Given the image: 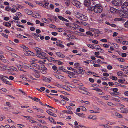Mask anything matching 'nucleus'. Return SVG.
<instances>
[{"instance_id":"f257e3e1","label":"nucleus","mask_w":128,"mask_h":128,"mask_svg":"<svg viewBox=\"0 0 128 128\" xmlns=\"http://www.w3.org/2000/svg\"><path fill=\"white\" fill-rule=\"evenodd\" d=\"M95 8L94 12L97 13L101 12L103 10V8L100 4H96L95 6Z\"/></svg>"},{"instance_id":"f03ea898","label":"nucleus","mask_w":128,"mask_h":128,"mask_svg":"<svg viewBox=\"0 0 128 128\" xmlns=\"http://www.w3.org/2000/svg\"><path fill=\"white\" fill-rule=\"evenodd\" d=\"M112 2L115 6H120L122 4V0H114L112 1Z\"/></svg>"},{"instance_id":"7ed1b4c3","label":"nucleus","mask_w":128,"mask_h":128,"mask_svg":"<svg viewBox=\"0 0 128 128\" xmlns=\"http://www.w3.org/2000/svg\"><path fill=\"white\" fill-rule=\"evenodd\" d=\"M36 51L37 55H40L42 56H45L46 54L45 53L42 52L41 49L39 48H36L35 49Z\"/></svg>"},{"instance_id":"20e7f679","label":"nucleus","mask_w":128,"mask_h":128,"mask_svg":"<svg viewBox=\"0 0 128 128\" xmlns=\"http://www.w3.org/2000/svg\"><path fill=\"white\" fill-rule=\"evenodd\" d=\"M79 91L80 92L84 94H88L89 93L87 91L86 89L84 87H80Z\"/></svg>"},{"instance_id":"39448f33","label":"nucleus","mask_w":128,"mask_h":128,"mask_svg":"<svg viewBox=\"0 0 128 128\" xmlns=\"http://www.w3.org/2000/svg\"><path fill=\"white\" fill-rule=\"evenodd\" d=\"M122 8L124 11L128 12V2H125L124 3L122 6Z\"/></svg>"},{"instance_id":"423d86ee","label":"nucleus","mask_w":128,"mask_h":128,"mask_svg":"<svg viewBox=\"0 0 128 128\" xmlns=\"http://www.w3.org/2000/svg\"><path fill=\"white\" fill-rule=\"evenodd\" d=\"M119 15L122 18H126L128 17V14L122 11L119 12Z\"/></svg>"},{"instance_id":"0eeeda50","label":"nucleus","mask_w":128,"mask_h":128,"mask_svg":"<svg viewBox=\"0 0 128 128\" xmlns=\"http://www.w3.org/2000/svg\"><path fill=\"white\" fill-rule=\"evenodd\" d=\"M66 73L69 74V77L71 78H75V75L76 74L75 72H73L68 71H67Z\"/></svg>"},{"instance_id":"6e6552de","label":"nucleus","mask_w":128,"mask_h":128,"mask_svg":"<svg viewBox=\"0 0 128 128\" xmlns=\"http://www.w3.org/2000/svg\"><path fill=\"white\" fill-rule=\"evenodd\" d=\"M45 59H46V61L48 60L50 62L53 61L55 63L58 61V60H54V58L51 57L50 56L46 57L45 58Z\"/></svg>"},{"instance_id":"1a4fd4ad","label":"nucleus","mask_w":128,"mask_h":128,"mask_svg":"<svg viewBox=\"0 0 128 128\" xmlns=\"http://www.w3.org/2000/svg\"><path fill=\"white\" fill-rule=\"evenodd\" d=\"M34 54L31 52V51H29L28 50L26 51V52L24 53L25 55L26 56H34Z\"/></svg>"},{"instance_id":"9d476101","label":"nucleus","mask_w":128,"mask_h":128,"mask_svg":"<svg viewBox=\"0 0 128 128\" xmlns=\"http://www.w3.org/2000/svg\"><path fill=\"white\" fill-rule=\"evenodd\" d=\"M51 78L50 77H48V78L44 77L43 78V80L44 81L46 82H51Z\"/></svg>"},{"instance_id":"9b49d317","label":"nucleus","mask_w":128,"mask_h":128,"mask_svg":"<svg viewBox=\"0 0 128 128\" xmlns=\"http://www.w3.org/2000/svg\"><path fill=\"white\" fill-rule=\"evenodd\" d=\"M40 58L43 59L42 60H39L38 61V63L40 64H42L44 63V62H46V60L45 59V56H38Z\"/></svg>"},{"instance_id":"f8f14e48","label":"nucleus","mask_w":128,"mask_h":128,"mask_svg":"<svg viewBox=\"0 0 128 128\" xmlns=\"http://www.w3.org/2000/svg\"><path fill=\"white\" fill-rule=\"evenodd\" d=\"M72 4L76 6L77 8L79 7L80 3L78 1H73L72 2Z\"/></svg>"},{"instance_id":"ddd939ff","label":"nucleus","mask_w":128,"mask_h":128,"mask_svg":"<svg viewBox=\"0 0 128 128\" xmlns=\"http://www.w3.org/2000/svg\"><path fill=\"white\" fill-rule=\"evenodd\" d=\"M58 71H62L64 72H66L67 71L64 68V66H61L60 67H59L57 69Z\"/></svg>"},{"instance_id":"4468645a","label":"nucleus","mask_w":128,"mask_h":128,"mask_svg":"<svg viewBox=\"0 0 128 128\" xmlns=\"http://www.w3.org/2000/svg\"><path fill=\"white\" fill-rule=\"evenodd\" d=\"M120 110L122 113H128V110L126 108L121 107L120 108Z\"/></svg>"},{"instance_id":"2eb2a0df","label":"nucleus","mask_w":128,"mask_h":128,"mask_svg":"<svg viewBox=\"0 0 128 128\" xmlns=\"http://www.w3.org/2000/svg\"><path fill=\"white\" fill-rule=\"evenodd\" d=\"M34 71L36 73L34 74V76L37 78L40 77V75L39 74V72L37 70H34Z\"/></svg>"},{"instance_id":"dca6fc26","label":"nucleus","mask_w":128,"mask_h":128,"mask_svg":"<svg viewBox=\"0 0 128 128\" xmlns=\"http://www.w3.org/2000/svg\"><path fill=\"white\" fill-rule=\"evenodd\" d=\"M90 0H85L84 2V5L87 6H88L90 4Z\"/></svg>"},{"instance_id":"f3484780","label":"nucleus","mask_w":128,"mask_h":128,"mask_svg":"<svg viewBox=\"0 0 128 128\" xmlns=\"http://www.w3.org/2000/svg\"><path fill=\"white\" fill-rule=\"evenodd\" d=\"M81 15L82 16L80 19V20L83 21H86L88 20V18L87 16L82 14Z\"/></svg>"},{"instance_id":"a211bd4d","label":"nucleus","mask_w":128,"mask_h":128,"mask_svg":"<svg viewBox=\"0 0 128 128\" xmlns=\"http://www.w3.org/2000/svg\"><path fill=\"white\" fill-rule=\"evenodd\" d=\"M79 68L80 69H79V71L78 72L80 74L82 75H83L84 73H85L86 72V71L84 70H83L82 68Z\"/></svg>"},{"instance_id":"6ab92c4d","label":"nucleus","mask_w":128,"mask_h":128,"mask_svg":"<svg viewBox=\"0 0 128 128\" xmlns=\"http://www.w3.org/2000/svg\"><path fill=\"white\" fill-rule=\"evenodd\" d=\"M46 112L47 113H48V114H49L50 115L54 117H56L57 116L56 114L52 112L50 110H47L46 111Z\"/></svg>"},{"instance_id":"aec40b11","label":"nucleus","mask_w":128,"mask_h":128,"mask_svg":"<svg viewBox=\"0 0 128 128\" xmlns=\"http://www.w3.org/2000/svg\"><path fill=\"white\" fill-rule=\"evenodd\" d=\"M123 40V38L122 37H120L118 38V39H116V41L118 43L121 44Z\"/></svg>"},{"instance_id":"412c9836","label":"nucleus","mask_w":128,"mask_h":128,"mask_svg":"<svg viewBox=\"0 0 128 128\" xmlns=\"http://www.w3.org/2000/svg\"><path fill=\"white\" fill-rule=\"evenodd\" d=\"M3 24L4 26L8 27H10L11 26V24L8 22H4L3 23Z\"/></svg>"},{"instance_id":"4be33fe9","label":"nucleus","mask_w":128,"mask_h":128,"mask_svg":"<svg viewBox=\"0 0 128 128\" xmlns=\"http://www.w3.org/2000/svg\"><path fill=\"white\" fill-rule=\"evenodd\" d=\"M7 68L6 69L10 70L11 71H16V70H17L16 68L13 66L12 67L10 68Z\"/></svg>"},{"instance_id":"5701e85b","label":"nucleus","mask_w":128,"mask_h":128,"mask_svg":"<svg viewBox=\"0 0 128 128\" xmlns=\"http://www.w3.org/2000/svg\"><path fill=\"white\" fill-rule=\"evenodd\" d=\"M54 76L60 80H61L62 79V78H63V76H61L60 75H58L55 74H54Z\"/></svg>"},{"instance_id":"b1692460","label":"nucleus","mask_w":128,"mask_h":128,"mask_svg":"<svg viewBox=\"0 0 128 128\" xmlns=\"http://www.w3.org/2000/svg\"><path fill=\"white\" fill-rule=\"evenodd\" d=\"M110 96L108 95H106V96H102L101 97V98L106 100H108Z\"/></svg>"},{"instance_id":"393cba45","label":"nucleus","mask_w":128,"mask_h":128,"mask_svg":"<svg viewBox=\"0 0 128 128\" xmlns=\"http://www.w3.org/2000/svg\"><path fill=\"white\" fill-rule=\"evenodd\" d=\"M33 17L36 18H41V16L38 14L36 13L35 14L33 15Z\"/></svg>"},{"instance_id":"a878e982","label":"nucleus","mask_w":128,"mask_h":128,"mask_svg":"<svg viewBox=\"0 0 128 128\" xmlns=\"http://www.w3.org/2000/svg\"><path fill=\"white\" fill-rule=\"evenodd\" d=\"M48 119L52 123L54 124H56V122L54 120L52 117H49Z\"/></svg>"},{"instance_id":"bb28decb","label":"nucleus","mask_w":128,"mask_h":128,"mask_svg":"<svg viewBox=\"0 0 128 128\" xmlns=\"http://www.w3.org/2000/svg\"><path fill=\"white\" fill-rule=\"evenodd\" d=\"M95 6H90L88 8V10L90 11H94Z\"/></svg>"},{"instance_id":"cd10ccee","label":"nucleus","mask_w":128,"mask_h":128,"mask_svg":"<svg viewBox=\"0 0 128 128\" xmlns=\"http://www.w3.org/2000/svg\"><path fill=\"white\" fill-rule=\"evenodd\" d=\"M62 88L68 91L70 90V88L69 87L66 86L62 85Z\"/></svg>"},{"instance_id":"c85d7f7f","label":"nucleus","mask_w":128,"mask_h":128,"mask_svg":"<svg viewBox=\"0 0 128 128\" xmlns=\"http://www.w3.org/2000/svg\"><path fill=\"white\" fill-rule=\"evenodd\" d=\"M115 115L117 116L119 118H123V116L121 114L117 112H116L115 113Z\"/></svg>"},{"instance_id":"c756f323","label":"nucleus","mask_w":128,"mask_h":128,"mask_svg":"<svg viewBox=\"0 0 128 128\" xmlns=\"http://www.w3.org/2000/svg\"><path fill=\"white\" fill-rule=\"evenodd\" d=\"M110 10L111 12L113 13H114L116 12V9L112 7L110 8Z\"/></svg>"},{"instance_id":"7c9ffc66","label":"nucleus","mask_w":128,"mask_h":128,"mask_svg":"<svg viewBox=\"0 0 128 128\" xmlns=\"http://www.w3.org/2000/svg\"><path fill=\"white\" fill-rule=\"evenodd\" d=\"M74 68H80V64L78 63H76L74 64Z\"/></svg>"},{"instance_id":"2f4dec72","label":"nucleus","mask_w":128,"mask_h":128,"mask_svg":"<svg viewBox=\"0 0 128 128\" xmlns=\"http://www.w3.org/2000/svg\"><path fill=\"white\" fill-rule=\"evenodd\" d=\"M82 15V14L79 13H78L76 14V17L78 18L80 20L82 16L81 15Z\"/></svg>"},{"instance_id":"473e14b6","label":"nucleus","mask_w":128,"mask_h":128,"mask_svg":"<svg viewBox=\"0 0 128 128\" xmlns=\"http://www.w3.org/2000/svg\"><path fill=\"white\" fill-rule=\"evenodd\" d=\"M65 112L69 114H73V112L70 110H66L65 111Z\"/></svg>"},{"instance_id":"72a5a7b5","label":"nucleus","mask_w":128,"mask_h":128,"mask_svg":"<svg viewBox=\"0 0 128 128\" xmlns=\"http://www.w3.org/2000/svg\"><path fill=\"white\" fill-rule=\"evenodd\" d=\"M32 100H34V101L37 102H40V100L39 98H32Z\"/></svg>"},{"instance_id":"f704fd0d","label":"nucleus","mask_w":128,"mask_h":128,"mask_svg":"<svg viewBox=\"0 0 128 128\" xmlns=\"http://www.w3.org/2000/svg\"><path fill=\"white\" fill-rule=\"evenodd\" d=\"M42 20L43 22L46 23L48 24L49 23V22L48 20L45 18H43L42 19Z\"/></svg>"},{"instance_id":"c9c22d12","label":"nucleus","mask_w":128,"mask_h":128,"mask_svg":"<svg viewBox=\"0 0 128 128\" xmlns=\"http://www.w3.org/2000/svg\"><path fill=\"white\" fill-rule=\"evenodd\" d=\"M67 68L69 70H72L74 72H76V70H74L71 67H68Z\"/></svg>"},{"instance_id":"e433bc0d","label":"nucleus","mask_w":128,"mask_h":128,"mask_svg":"<svg viewBox=\"0 0 128 128\" xmlns=\"http://www.w3.org/2000/svg\"><path fill=\"white\" fill-rule=\"evenodd\" d=\"M17 66L18 70L20 71H23L22 69V66H21L20 64H18Z\"/></svg>"},{"instance_id":"4c0bfd02","label":"nucleus","mask_w":128,"mask_h":128,"mask_svg":"<svg viewBox=\"0 0 128 128\" xmlns=\"http://www.w3.org/2000/svg\"><path fill=\"white\" fill-rule=\"evenodd\" d=\"M4 58H4V56H0V60H1L2 62H7V60H6L3 59Z\"/></svg>"},{"instance_id":"58836bf2","label":"nucleus","mask_w":128,"mask_h":128,"mask_svg":"<svg viewBox=\"0 0 128 128\" xmlns=\"http://www.w3.org/2000/svg\"><path fill=\"white\" fill-rule=\"evenodd\" d=\"M37 110H38V112L41 113H43L44 112V110L42 109L38 108L37 109Z\"/></svg>"},{"instance_id":"ea45409f","label":"nucleus","mask_w":128,"mask_h":128,"mask_svg":"<svg viewBox=\"0 0 128 128\" xmlns=\"http://www.w3.org/2000/svg\"><path fill=\"white\" fill-rule=\"evenodd\" d=\"M86 34H87L90 36H94L92 33L90 31L87 32Z\"/></svg>"},{"instance_id":"a19ab883","label":"nucleus","mask_w":128,"mask_h":128,"mask_svg":"<svg viewBox=\"0 0 128 128\" xmlns=\"http://www.w3.org/2000/svg\"><path fill=\"white\" fill-rule=\"evenodd\" d=\"M118 60L120 62H124L125 60L123 58H117Z\"/></svg>"},{"instance_id":"79ce46f5","label":"nucleus","mask_w":128,"mask_h":128,"mask_svg":"<svg viewBox=\"0 0 128 128\" xmlns=\"http://www.w3.org/2000/svg\"><path fill=\"white\" fill-rule=\"evenodd\" d=\"M110 78L113 80L115 81L117 80L118 79V78L115 76H113L112 78Z\"/></svg>"},{"instance_id":"37998d69","label":"nucleus","mask_w":128,"mask_h":128,"mask_svg":"<svg viewBox=\"0 0 128 128\" xmlns=\"http://www.w3.org/2000/svg\"><path fill=\"white\" fill-rule=\"evenodd\" d=\"M123 19L122 18H116L114 20L115 21H118L122 20Z\"/></svg>"},{"instance_id":"c03bdc74","label":"nucleus","mask_w":128,"mask_h":128,"mask_svg":"<svg viewBox=\"0 0 128 128\" xmlns=\"http://www.w3.org/2000/svg\"><path fill=\"white\" fill-rule=\"evenodd\" d=\"M117 74L119 76H122L123 75L122 72L121 71H120L117 73Z\"/></svg>"},{"instance_id":"a18cd8bd","label":"nucleus","mask_w":128,"mask_h":128,"mask_svg":"<svg viewBox=\"0 0 128 128\" xmlns=\"http://www.w3.org/2000/svg\"><path fill=\"white\" fill-rule=\"evenodd\" d=\"M95 34H99L100 33V32L98 30H94Z\"/></svg>"},{"instance_id":"49530a36","label":"nucleus","mask_w":128,"mask_h":128,"mask_svg":"<svg viewBox=\"0 0 128 128\" xmlns=\"http://www.w3.org/2000/svg\"><path fill=\"white\" fill-rule=\"evenodd\" d=\"M107 104L109 106H115L114 104H113L112 102H108L107 103Z\"/></svg>"},{"instance_id":"de8ad7c7","label":"nucleus","mask_w":128,"mask_h":128,"mask_svg":"<svg viewBox=\"0 0 128 128\" xmlns=\"http://www.w3.org/2000/svg\"><path fill=\"white\" fill-rule=\"evenodd\" d=\"M68 36L72 39H74L75 38V37L74 36L71 34L68 35Z\"/></svg>"},{"instance_id":"09e8293b","label":"nucleus","mask_w":128,"mask_h":128,"mask_svg":"<svg viewBox=\"0 0 128 128\" xmlns=\"http://www.w3.org/2000/svg\"><path fill=\"white\" fill-rule=\"evenodd\" d=\"M63 78H62L63 79H61L62 81L64 82H66L67 81L66 79V78L64 76H63Z\"/></svg>"},{"instance_id":"8fccbe9b","label":"nucleus","mask_w":128,"mask_h":128,"mask_svg":"<svg viewBox=\"0 0 128 128\" xmlns=\"http://www.w3.org/2000/svg\"><path fill=\"white\" fill-rule=\"evenodd\" d=\"M49 4V3H44V4H43V5H44V7H45L46 8H48V5Z\"/></svg>"},{"instance_id":"3c124183","label":"nucleus","mask_w":128,"mask_h":128,"mask_svg":"<svg viewBox=\"0 0 128 128\" xmlns=\"http://www.w3.org/2000/svg\"><path fill=\"white\" fill-rule=\"evenodd\" d=\"M21 47L23 49H26L28 50L29 49L28 48L24 46H21Z\"/></svg>"},{"instance_id":"603ef678","label":"nucleus","mask_w":128,"mask_h":128,"mask_svg":"<svg viewBox=\"0 0 128 128\" xmlns=\"http://www.w3.org/2000/svg\"><path fill=\"white\" fill-rule=\"evenodd\" d=\"M124 81L125 80L123 79H120L118 80V82L121 84H123L124 82Z\"/></svg>"},{"instance_id":"864d4df0","label":"nucleus","mask_w":128,"mask_h":128,"mask_svg":"<svg viewBox=\"0 0 128 128\" xmlns=\"http://www.w3.org/2000/svg\"><path fill=\"white\" fill-rule=\"evenodd\" d=\"M4 83L10 85L12 86V84H11L8 81L6 80Z\"/></svg>"},{"instance_id":"5fc2aeb1","label":"nucleus","mask_w":128,"mask_h":128,"mask_svg":"<svg viewBox=\"0 0 128 128\" xmlns=\"http://www.w3.org/2000/svg\"><path fill=\"white\" fill-rule=\"evenodd\" d=\"M108 84L110 86H112L114 85V83L112 82H108Z\"/></svg>"},{"instance_id":"6e6d98bb","label":"nucleus","mask_w":128,"mask_h":128,"mask_svg":"<svg viewBox=\"0 0 128 128\" xmlns=\"http://www.w3.org/2000/svg\"><path fill=\"white\" fill-rule=\"evenodd\" d=\"M0 79L3 82H5V81L6 80L5 78H4L2 76H0Z\"/></svg>"},{"instance_id":"4d7b16f0","label":"nucleus","mask_w":128,"mask_h":128,"mask_svg":"<svg viewBox=\"0 0 128 128\" xmlns=\"http://www.w3.org/2000/svg\"><path fill=\"white\" fill-rule=\"evenodd\" d=\"M96 118V116H90V117H88V118L92 119L93 120H94Z\"/></svg>"},{"instance_id":"13d9d810","label":"nucleus","mask_w":128,"mask_h":128,"mask_svg":"<svg viewBox=\"0 0 128 128\" xmlns=\"http://www.w3.org/2000/svg\"><path fill=\"white\" fill-rule=\"evenodd\" d=\"M93 90H95L99 92H101L102 90L98 88H94L93 89Z\"/></svg>"},{"instance_id":"bf43d9fd","label":"nucleus","mask_w":128,"mask_h":128,"mask_svg":"<svg viewBox=\"0 0 128 128\" xmlns=\"http://www.w3.org/2000/svg\"><path fill=\"white\" fill-rule=\"evenodd\" d=\"M60 102L63 105L65 104L66 103V101L64 100H62Z\"/></svg>"},{"instance_id":"052dcab7","label":"nucleus","mask_w":128,"mask_h":128,"mask_svg":"<svg viewBox=\"0 0 128 128\" xmlns=\"http://www.w3.org/2000/svg\"><path fill=\"white\" fill-rule=\"evenodd\" d=\"M58 17L60 20H62V21H64V18L62 16H58Z\"/></svg>"},{"instance_id":"680f3d73","label":"nucleus","mask_w":128,"mask_h":128,"mask_svg":"<svg viewBox=\"0 0 128 128\" xmlns=\"http://www.w3.org/2000/svg\"><path fill=\"white\" fill-rule=\"evenodd\" d=\"M122 44L124 45H127L128 44V42L126 41H124L122 42Z\"/></svg>"},{"instance_id":"e2e57ef3","label":"nucleus","mask_w":128,"mask_h":128,"mask_svg":"<svg viewBox=\"0 0 128 128\" xmlns=\"http://www.w3.org/2000/svg\"><path fill=\"white\" fill-rule=\"evenodd\" d=\"M7 78L10 80H13L14 79V78L12 76H9V78L8 77H7Z\"/></svg>"},{"instance_id":"0e129e2a","label":"nucleus","mask_w":128,"mask_h":128,"mask_svg":"<svg viewBox=\"0 0 128 128\" xmlns=\"http://www.w3.org/2000/svg\"><path fill=\"white\" fill-rule=\"evenodd\" d=\"M32 35L34 36V37H35V36H36L37 37H39L40 35V34H39L38 35V34H36V33H35V34L33 33L32 34Z\"/></svg>"},{"instance_id":"69168bd1","label":"nucleus","mask_w":128,"mask_h":128,"mask_svg":"<svg viewBox=\"0 0 128 128\" xmlns=\"http://www.w3.org/2000/svg\"><path fill=\"white\" fill-rule=\"evenodd\" d=\"M88 47H89L92 48V49L95 48V47L94 46H92L91 44H88Z\"/></svg>"},{"instance_id":"338daca9","label":"nucleus","mask_w":128,"mask_h":128,"mask_svg":"<svg viewBox=\"0 0 128 128\" xmlns=\"http://www.w3.org/2000/svg\"><path fill=\"white\" fill-rule=\"evenodd\" d=\"M89 81L91 82L94 83V80L91 78H89Z\"/></svg>"},{"instance_id":"774afa93","label":"nucleus","mask_w":128,"mask_h":128,"mask_svg":"<svg viewBox=\"0 0 128 128\" xmlns=\"http://www.w3.org/2000/svg\"><path fill=\"white\" fill-rule=\"evenodd\" d=\"M110 126L108 124H105L104 125V128H110Z\"/></svg>"}]
</instances>
